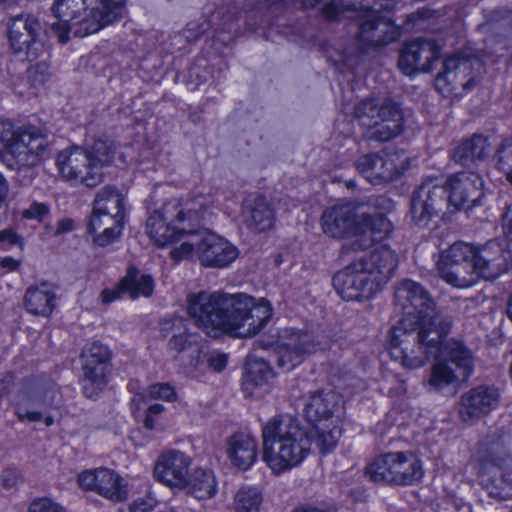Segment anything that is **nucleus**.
<instances>
[{"instance_id":"obj_1","label":"nucleus","mask_w":512,"mask_h":512,"mask_svg":"<svg viewBox=\"0 0 512 512\" xmlns=\"http://www.w3.org/2000/svg\"><path fill=\"white\" fill-rule=\"evenodd\" d=\"M186 309L194 324L213 337L221 334L236 338L253 337L272 316L270 306L256 305L252 297L218 291L189 293Z\"/></svg>"},{"instance_id":"obj_2","label":"nucleus","mask_w":512,"mask_h":512,"mask_svg":"<svg viewBox=\"0 0 512 512\" xmlns=\"http://www.w3.org/2000/svg\"><path fill=\"white\" fill-rule=\"evenodd\" d=\"M397 265L394 251L379 246L338 271L333 276V286L343 300H367L390 280Z\"/></svg>"},{"instance_id":"obj_3","label":"nucleus","mask_w":512,"mask_h":512,"mask_svg":"<svg viewBox=\"0 0 512 512\" xmlns=\"http://www.w3.org/2000/svg\"><path fill=\"white\" fill-rule=\"evenodd\" d=\"M452 328V319L436 318L424 325H412L410 319H400L391 329L390 355L406 369H418L435 359L439 345Z\"/></svg>"},{"instance_id":"obj_4","label":"nucleus","mask_w":512,"mask_h":512,"mask_svg":"<svg viewBox=\"0 0 512 512\" xmlns=\"http://www.w3.org/2000/svg\"><path fill=\"white\" fill-rule=\"evenodd\" d=\"M310 445L308 432L294 416H274L262 427V458L275 474L298 466L307 457Z\"/></svg>"},{"instance_id":"obj_5","label":"nucleus","mask_w":512,"mask_h":512,"mask_svg":"<svg viewBox=\"0 0 512 512\" xmlns=\"http://www.w3.org/2000/svg\"><path fill=\"white\" fill-rule=\"evenodd\" d=\"M126 0H56L51 12L55 17H70L74 36L85 37L123 17Z\"/></svg>"},{"instance_id":"obj_6","label":"nucleus","mask_w":512,"mask_h":512,"mask_svg":"<svg viewBox=\"0 0 512 512\" xmlns=\"http://www.w3.org/2000/svg\"><path fill=\"white\" fill-rule=\"evenodd\" d=\"M355 119L366 141L385 143L400 136L405 129L400 105L392 100L364 99L354 108Z\"/></svg>"},{"instance_id":"obj_7","label":"nucleus","mask_w":512,"mask_h":512,"mask_svg":"<svg viewBox=\"0 0 512 512\" xmlns=\"http://www.w3.org/2000/svg\"><path fill=\"white\" fill-rule=\"evenodd\" d=\"M365 474L376 483L409 486L421 481L424 470L415 453L401 451L377 457L366 467Z\"/></svg>"},{"instance_id":"obj_8","label":"nucleus","mask_w":512,"mask_h":512,"mask_svg":"<svg viewBox=\"0 0 512 512\" xmlns=\"http://www.w3.org/2000/svg\"><path fill=\"white\" fill-rule=\"evenodd\" d=\"M48 154L49 141L38 128H13V135L4 142L0 158L7 168L21 171L35 167Z\"/></svg>"},{"instance_id":"obj_9","label":"nucleus","mask_w":512,"mask_h":512,"mask_svg":"<svg viewBox=\"0 0 512 512\" xmlns=\"http://www.w3.org/2000/svg\"><path fill=\"white\" fill-rule=\"evenodd\" d=\"M395 304L402 310L401 319H410L412 325H424L436 318L451 319L436 313V304L429 292L410 279L401 281L395 290Z\"/></svg>"},{"instance_id":"obj_10","label":"nucleus","mask_w":512,"mask_h":512,"mask_svg":"<svg viewBox=\"0 0 512 512\" xmlns=\"http://www.w3.org/2000/svg\"><path fill=\"white\" fill-rule=\"evenodd\" d=\"M60 405L58 387L51 381H30L19 392L15 414L20 421L38 422L43 418L41 410L57 408Z\"/></svg>"},{"instance_id":"obj_11","label":"nucleus","mask_w":512,"mask_h":512,"mask_svg":"<svg viewBox=\"0 0 512 512\" xmlns=\"http://www.w3.org/2000/svg\"><path fill=\"white\" fill-rule=\"evenodd\" d=\"M9 48L15 55H24L28 60L36 59L42 48V25L30 14L10 16L6 21Z\"/></svg>"},{"instance_id":"obj_12","label":"nucleus","mask_w":512,"mask_h":512,"mask_svg":"<svg viewBox=\"0 0 512 512\" xmlns=\"http://www.w3.org/2000/svg\"><path fill=\"white\" fill-rule=\"evenodd\" d=\"M483 64L474 55L456 54L443 62V70L435 78V87L443 95L457 93L459 88L470 90L474 86V72Z\"/></svg>"},{"instance_id":"obj_13","label":"nucleus","mask_w":512,"mask_h":512,"mask_svg":"<svg viewBox=\"0 0 512 512\" xmlns=\"http://www.w3.org/2000/svg\"><path fill=\"white\" fill-rule=\"evenodd\" d=\"M451 213L470 210L484 204V180L473 171H461L450 175L444 184Z\"/></svg>"},{"instance_id":"obj_14","label":"nucleus","mask_w":512,"mask_h":512,"mask_svg":"<svg viewBox=\"0 0 512 512\" xmlns=\"http://www.w3.org/2000/svg\"><path fill=\"white\" fill-rule=\"evenodd\" d=\"M57 167L63 178L79 182L86 187H95L103 181V171L93 164L86 149L73 146L59 152Z\"/></svg>"},{"instance_id":"obj_15","label":"nucleus","mask_w":512,"mask_h":512,"mask_svg":"<svg viewBox=\"0 0 512 512\" xmlns=\"http://www.w3.org/2000/svg\"><path fill=\"white\" fill-rule=\"evenodd\" d=\"M444 207H448V194L444 185H434L432 181L422 183L412 194L410 213L412 221L421 228L439 216Z\"/></svg>"},{"instance_id":"obj_16","label":"nucleus","mask_w":512,"mask_h":512,"mask_svg":"<svg viewBox=\"0 0 512 512\" xmlns=\"http://www.w3.org/2000/svg\"><path fill=\"white\" fill-rule=\"evenodd\" d=\"M356 167L367 180L377 185L397 179L407 168V157L401 160L397 152L368 153L358 158Z\"/></svg>"},{"instance_id":"obj_17","label":"nucleus","mask_w":512,"mask_h":512,"mask_svg":"<svg viewBox=\"0 0 512 512\" xmlns=\"http://www.w3.org/2000/svg\"><path fill=\"white\" fill-rule=\"evenodd\" d=\"M376 3L369 11L367 18L359 25L358 42L360 53H365L368 47L387 45L400 36V28L390 18L380 15L384 9H375Z\"/></svg>"},{"instance_id":"obj_18","label":"nucleus","mask_w":512,"mask_h":512,"mask_svg":"<svg viewBox=\"0 0 512 512\" xmlns=\"http://www.w3.org/2000/svg\"><path fill=\"white\" fill-rule=\"evenodd\" d=\"M370 207L360 204L358 236L347 241L342 250L344 253L363 251L373 242L392 231V223L383 213L370 212Z\"/></svg>"},{"instance_id":"obj_19","label":"nucleus","mask_w":512,"mask_h":512,"mask_svg":"<svg viewBox=\"0 0 512 512\" xmlns=\"http://www.w3.org/2000/svg\"><path fill=\"white\" fill-rule=\"evenodd\" d=\"M440 57V47L433 39H415L403 47L398 67L408 76L418 72H429Z\"/></svg>"},{"instance_id":"obj_20","label":"nucleus","mask_w":512,"mask_h":512,"mask_svg":"<svg viewBox=\"0 0 512 512\" xmlns=\"http://www.w3.org/2000/svg\"><path fill=\"white\" fill-rule=\"evenodd\" d=\"M239 256L238 248L223 237L202 231L198 259L205 267L226 268Z\"/></svg>"},{"instance_id":"obj_21","label":"nucleus","mask_w":512,"mask_h":512,"mask_svg":"<svg viewBox=\"0 0 512 512\" xmlns=\"http://www.w3.org/2000/svg\"><path fill=\"white\" fill-rule=\"evenodd\" d=\"M344 413L343 397L334 390L313 392L304 407V416L313 426L322 422L336 421Z\"/></svg>"},{"instance_id":"obj_22","label":"nucleus","mask_w":512,"mask_h":512,"mask_svg":"<svg viewBox=\"0 0 512 512\" xmlns=\"http://www.w3.org/2000/svg\"><path fill=\"white\" fill-rule=\"evenodd\" d=\"M360 204L352 203L333 206L324 211L321 217L323 232L330 237L340 238L348 234L358 236Z\"/></svg>"},{"instance_id":"obj_23","label":"nucleus","mask_w":512,"mask_h":512,"mask_svg":"<svg viewBox=\"0 0 512 512\" xmlns=\"http://www.w3.org/2000/svg\"><path fill=\"white\" fill-rule=\"evenodd\" d=\"M500 394L497 388L479 385L463 393L459 404V414L464 422L479 419L488 415L499 403Z\"/></svg>"},{"instance_id":"obj_24","label":"nucleus","mask_w":512,"mask_h":512,"mask_svg":"<svg viewBox=\"0 0 512 512\" xmlns=\"http://www.w3.org/2000/svg\"><path fill=\"white\" fill-rule=\"evenodd\" d=\"M509 252H506L497 241H489L475 248L473 269L476 277L494 280L508 270Z\"/></svg>"},{"instance_id":"obj_25","label":"nucleus","mask_w":512,"mask_h":512,"mask_svg":"<svg viewBox=\"0 0 512 512\" xmlns=\"http://www.w3.org/2000/svg\"><path fill=\"white\" fill-rule=\"evenodd\" d=\"M190 463L191 459L185 453L170 450L158 458L154 467V477L169 487L183 489L189 476Z\"/></svg>"},{"instance_id":"obj_26","label":"nucleus","mask_w":512,"mask_h":512,"mask_svg":"<svg viewBox=\"0 0 512 512\" xmlns=\"http://www.w3.org/2000/svg\"><path fill=\"white\" fill-rule=\"evenodd\" d=\"M121 481L119 475L107 468L84 471L78 476V482L82 488L94 491L115 502L126 498V490L121 485Z\"/></svg>"},{"instance_id":"obj_27","label":"nucleus","mask_w":512,"mask_h":512,"mask_svg":"<svg viewBox=\"0 0 512 512\" xmlns=\"http://www.w3.org/2000/svg\"><path fill=\"white\" fill-rule=\"evenodd\" d=\"M146 228L149 237L160 247L175 242L184 233L193 232V229H187L186 225L179 224L178 217H167L165 203L147 219Z\"/></svg>"},{"instance_id":"obj_28","label":"nucleus","mask_w":512,"mask_h":512,"mask_svg":"<svg viewBox=\"0 0 512 512\" xmlns=\"http://www.w3.org/2000/svg\"><path fill=\"white\" fill-rule=\"evenodd\" d=\"M437 357L452 366V369L465 381L474 371L473 353L462 341L443 339L442 344L439 345Z\"/></svg>"},{"instance_id":"obj_29","label":"nucleus","mask_w":512,"mask_h":512,"mask_svg":"<svg viewBox=\"0 0 512 512\" xmlns=\"http://www.w3.org/2000/svg\"><path fill=\"white\" fill-rule=\"evenodd\" d=\"M209 207L206 197L198 195L181 202L179 199H170L165 202V213L168 218L178 217V223L186 225L187 229L200 223L203 214Z\"/></svg>"},{"instance_id":"obj_30","label":"nucleus","mask_w":512,"mask_h":512,"mask_svg":"<svg viewBox=\"0 0 512 512\" xmlns=\"http://www.w3.org/2000/svg\"><path fill=\"white\" fill-rule=\"evenodd\" d=\"M242 214L247 228L252 231L265 232L274 225L275 211L263 196L246 200Z\"/></svg>"},{"instance_id":"obj_31","label":"nucleus","mask_w":512,"mask_h":512,"mask_svg":"<svg viewBox=\"0 0 512 512\" xmlns=\"http://www.w3.org/2000/svg\"><path fill=\"white\" fill-rule=\"evenodd\" d=\"M273 370L264 359H249L242 377V388L247 396L259 397L268 391Z\"/></svg>"},{"instance_id":"obj_32","label":"nucleus","mask_w":512,"mask_h":512,"mask_svg":"<svg viewBox=\"0 0 512 512\" xmlns=\"http://www.w3.org/2000/svg\"><path fill=\"white\" fill-rule=\"evenodd\" d=\"M258 446L256 440L244 433L233 434L228 441L227 454L233 465L247 470L257 459Z\"/></svg>"},{"instance_id":"obj_33","label":"nucleus","mask_w":512,"mask_h":512,"mask_svg":"<svg viewBox=\"0 0 512 512\" xmlns=\"http://www.w3.org/2000/svg\"><path fill=\"white\" fill-rule=\"evenodd\" d=\"M81 369L80 384L84 396L89 399L97 398L108 385L111 367L81 361Z\"/></svg>"},{"instance_id":"obj_34","label":"nucleus","mask_w":512,"mask_h":512,"mask_svg":"<svg viewBox=\"0 0 512 512\" xmlns=\"http://www.w3.org/2000/svg\"><path fill=\"white\" fill-rule=\"evenodd\" d=\"M490 143L486 136L474 134L462 141L453 152V160L462 166H471L482 161L489 154Z\"/></svg>"},{"instance_id":"obj_35","label":"nucleus","mask_w":512,"mask_h":512,"mask_svg":"<svg viewBox=\"0 0 512 512\" xmlns=\"http://www.w3.org/2000/svg\"><path fill=\"white\" fill-rule=\"evenodd\" d=\"M55 294L50 291L46 284L26 290L24 296V306L26 310L36 316L48 317L55 307Z\"/></svg>"},{"instance_id":"obj_36","label":"nucleus","mask_w":512,"mask_h":512,"mask_svg":"<svg viewBox=\"0 0 512 512\" xmlns=\"http://www.w3.org/2000/svg\"><path fill=\"white\" fill-rule=\"evenodd\" d=\"M304 10H317L328 21H338L341 17L352 18L357 9L343 1L336 0H294Z\"/></svg>"},{"instance_id":"obj_37","label":"nucleus","mask_w":512,"mask_h":512,"mask_svg":"<svg viewBox=\"0 0 512 512\" xmlns=\"http://www.w3.org/2000/svg\"><path fill=\"white\" fill-rule=\"evenodd\" d=\"M183 489L197 499H209L217 492L216 478L211 470L197 468L188 476Z\"/></svg>"},{"instance_id":"obj_38","label":"nucleus","mask_w":512,"mask_h":512,"mask_svg":"<svg viewBox=\"0 0 512 512\" xmlns=\"http://www.w3.org/2000/svg\"><path fill=\"white\" fill-rule=\"evenodd\" d=\"M438 271L441 279L456 288H468L473 286L477 281L473 264L460 265L439 262Z\"/></svg>"},{"instance_id":"obj_39","label":"nucleus","mask_w":512,"mask_h":512,"mask_svg":"<svg viewBox=\"0 0 512 512\" xmlns=\"http://www.w3.org/2000/svg\"><path fill=\"white\" fill-rule=\"evenodd\" d=\"M435 360L436 361L431 366L428 378L425 382L429 391L440 393L447 387L465 381L452 369V366L447 365L438 357H436Z\"/></svg>"},{"instance_id":"obj_40","label":"nucleus","mask_w":512,"mask_h":512,"mask_svg":"<svg viewBox=\"0 0 512 512\" xmlns=\"http://www.w3.org/2000/svg\"><path fill=\"white\" fill-rule=\"evenodd\" d=\"M167 347L170 351H174L177 354L190 351L189 365L193 368H198L203 361L202 347L199 343V336L196 334L187 331L179 335H174L173 338L168 340Z\"/></svg>"},{"instance_id":"obj_41","label":"nucleus","mask_w":512,"mask_h":512,"mask_svg":"<svg viewBox=\"0 0 512 512\" xmlns=\"http://www.w3.org/2000/svg\"><path fill=\"white\" fill-rule=\"evenodd\" d=\"M479 463L485 469L493 466L503 469L511 458L501 440L483 442L478 451Z\"/></svg>"},{"instance_id":"obj_42","label":"nucleus","mask_w":512,"mask_h":512,"mask_svg":"<svg viewBox=\"0 0 512 512\" xmlns=\"http://www.w3.org/2000/svg\"><path fill=\"white\" fill-rule=\"evenodd\" d=\"M122 285L131 299L139 296L150 297L154 290V280L150 275L140 274L139 270L131 266L122 278Z\"/></svg>"},{"instance_id":"obj_43","label":"nucleus","mask_w":512,"mask_h":512,"mask_svg":"<svg viewBox=\"0 0 512 512\" xmlns=\"http://www.w3.org/2000/svg\"><path fill=\"white\" fill-rule=\"evenodd\" d=\"M125 199L119 189L112 185H106L95 195L93 208L96 211H110L111 213L124 215Z\"/></svg>"},{"instance_id":"obj_44","label":"nucleus","mask_w":512,"mask_h":512,"mask_svg":"<svg viewBox=\"0 0 512 512\" xmlns=\"http://www.w3.org/2000/svg\"><path fill=\"white\" fill-rule=\"evenodd\" d=\"M283 342L288 345L289 349H293L300 354L302 358L313 354L321 349L320 343L316 341L313 334L300 330H285Z\"/></svg>"},{"instance_id":"obj_45","label":"nucleus","mask_w":512,"mask_h":512,"mask_svg":"<svg viewBox=\"0 0 512 512\" xmlns=\"http://www.w3.org/2000/svg\"><path fill=\"white\" fill-rule=\"evenodd\" d=\"M177 398V393L173 386L168 383H156L150 385L145 392L136 393L132 400V412L140 410L143 404L147 403L148 399H161L164 401L172 402Z\"/></svg>"},{"instance_id":"obj_46","label":"nucleus","mask_w":512,"mask_h":512,"mask_svg":"<svg viewBox=\"0 0 512 512\" xmlns=\"http://www.w3.org/2000/svg\"><path fill=\"white\" fill-rule=\"evenodd\" d=\"M316 433L315 444L320 453L327 454L334 450L341 436V428L336 421L325 424L324 427L313 426Z\"/></svg>"},{"instance_id":"obj_47","label":"nucleus","mask_w":512,"mask_h":512,"mask_svg":"<svg viewBox=\"0 0 512 512\" xmlns=\"http://www.w3.org/2000/svg\"><path fill=\"white\" fill-rule=\"evenodd\" d=\"M262 500L257 488L243 487L234 496L233 508L235 512H259Z\"/></svg>"},{"instance_id":"obj_48","label":"nucleus","mask_w":512,"mask_h":512,"mask_svg":"<svg viewBox=\"0 0 512 512\" xmlns=\"http://www.w3.org/2000/svg\"><path fill=\"white\" fill-rule=\"evenodd\" d=\"M89 157L100 171L104 166L113 162L115 155V146L112 140L107 138L95 139L93 144L86 149Z\"/></svg>"},{"instance_id":"obj_49","label":"nucleus","mask_w":512,"mask_h":512,"mask_svg":"<svg viewBox=\"0 0 512 512\" xmlns=\"http://www.w3.org/2000/svg\"><path fill=\"white\" fill-rule=\"evenodd\" d=\"M474 246L459 241L442 252L439 262L447 264H473Z\"/></svg>"},{"instance_id":"obj_50","label":"nucleus","mask_w":512,"mask_h":512,"mask_svg":"<svg viewBox=\"0 0 512 512\" xmlns=\"http://www.w3.org/2000/svg\"><path fill=\"white\" fill-rule=\"evenodd\" d=\"M81 361L90 362V364H98L104 366H112V351L108 346L99 341L87 344L80 355Z\"/></svg>"},{"instance_id":"obj_51","label":"nucleus","mask_w":512,"mask_h":512,"mask_svg":"<svg viewBox=\"0 0 512 512\" xmlns=\"http://www.w3.org/2000/svg\"><path fill=\"white\" fill-rule=\"evenodd\" d=\"M485 487L492 498L497 500L512 499V469L502 472L500 479L488 480Z\"/></svg>"},{"instance_id":"obj_52","label":"nucleus","mask_w":512,"mask_h":512,"mask_svg":"<svg viewBox=\"0 0 512 512\" xmlns=\"http://www.w3.org/2000/svg\"><path fill=\"white\" fill-rule=\"evenodd\" d=\"M109 226H124V215L111 213L110 211H96L93 208L89 221L87 223V232L96 233L97 231Z\"/></svg>"},{"instance_id":"obj_53","label":"nucleus","mask_w":512,"mask_h":512,"mask_svg":"<svg viewBox=\"0 0 512 512\" xmlns=\"http://www.w3.org/2000/svg\"><path fill=\"white\" fill-rule=\"evenodd\" d=\"M493 159L497 170L503 173L512 172V136L500 140L495 148Z\"/></svg>"},{"instance_id":"obj_54","label":"nucleus","mask_w":512,"mask_h":512,"mask_svg":"<svg viewBox=\"0 0 512 512\" xmlns=\"http://www.w3.org/2000/svg\"><path fill=\"white\" fill-rule=\"evenodd\" d=\"M274 357L276 365L285 372L293 370L304 360L295 350L289 349L284 342L278 347Z\"/></svg>"},{"instance_id":"obj_55","label":"nucleus","mask_w":512,"mask_h":512,"mask_svg":"<svg viewBox=\"0 0 512 512\" xmlns=\"http://www.w3.org/2000/svg\"><path fill=\"white\" fill-rule=\"evenodd\" d=\"M189 234L192 235V239L190 241H184L179 247H176L171 251V257L174 260L180 261L188 258L194 251L198 254L199 239L202 236V231L193 229V232Z\"/></svg>"},{"instance_id":"obj_56","label":"nucleus","mask_w":512,"mask_h":512,"mask_svg":"<svg viewBox=\"0 0 512 512\" xmlns=\"http://www.w3.org/2000/svg\"><path fill=\"white\" fill-rule=\"evenodd\" d=\"M123 226L104 227L96 233H89L93 236V243L99 247H106L116 241L121 233Z\"/></svg>"},{"instance_id":"obj_57","label":"nucleus","mask_w":512,"mask_h":512,"mask_svg":"<svg viewBox=\"0 0 512 512\" xmlns=\"http://www.w3.org/2000/svg\"><path fill=\"white\" fill-rule=\"evenodd\" d=\"M160 332L163 337L173 338L174 335L187 332L185 320L182 317H172L164 319L160 323Z\"/></svg>"},{"instance_id":"obj_58","label":"nucleus","mask_w":512,"mask_h":512,"mask_svg":"<svg viewBox=\"0 0 512 512\" xmlns=\"http://www.w3.org/2000/svg\"><path fill=\"white\" fill-rule=\"evenodd\" d=\"M50 215V206L44 202L33 201L28 208L21 212V216L27 220L42 222Z\"/></svg>"},{"instance_id":"obj_59","label":"nucleus","mask_w":512,"mask_h":512,"mask_svg":"<svg viewBox=\"0 0 512 512\" xmlns=\"http://www.w3.org/2000/svg\"><path fill=\"white\" fill-rule=\"evenodd\" d=\"M57 21L52 23L50 29L54 33L60 43H67L69 41V33L74 32V25L70 21V17H56Z\"/></svg>"},{"instance_id":"obj_60","label":"nucleus","mask_w":512,"mask_h":512,"mask_svg":"<svg viewBox=\"0 0 512 512\" xmlns=\"http://www.w3.org/2000/svg\"><path fill=\"white\" fill-rule=\"evenodd\" d=\"M28 512H67L57 502L53 501L48 497H40L34 499L28 508Z\"/></svg>"},{"instance_id":"obj_61","label":"nucleus","mask_w":512,"mask_h":512,"mask_svg":"<svg viewBox=\"0 0 512 512\" xmlns=\"http://www.w3.org/2000/svg\"><path fill=\"white\" fill-rule=\"evenodd\" d=\"M126 287L122 285V279L113 288L104 289L101 293L102 302L104 304H110L113 301L122 297L126 292Z\"/></svg>"},{"instance_id":"obj_62","label":"nucleus","mask_w":512,"mask_h":512,"mask_svg":"<svg viewBox=\"0 0 512 512\" xmlns=\"http://www.w3.org/2000/svg\"><path fill=\"white\" fill-rule=\"evenodd\" d=\"M210 28V23L204 21L201 24L197 22H190L185 29V36L188 40H197L200 36L207 32Z\"/></svg>"},{"instance_id":"obj_63","label":"nucleus","mask_w":512,"mask_h":512,"mask_svg":"<svg viewBox=\"0 0 512 512\" xmlns=\"http://www.w3.org/2000/svg\"><path fill=\"white\" fill-rule=\"evenodd\" d=\"M228 362V356L225 353L213 352L207 357V363L209 368L215 372L223 371Z\"/></svg>"},{"instance_id":"obj_64","label":"nucleus","mask_w":512,"mask_h":512,"mask_svg":"<svg viewBox=\"0 0 512 512\" xmlns=\"http://www.w3.org/2000/svg\"><path fill=\"white\" fill-rule=\"evenodd\" d=\"M502 228L507 238L512 241V203L505 207L502 214Z\"/></svg>"}]
</instances>
